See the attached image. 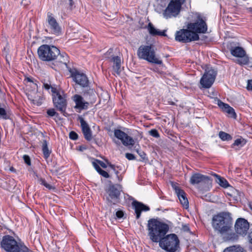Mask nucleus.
<instances>
[{
  "label": "nucleus",
  "mask_w": 252,
  "mask_h": 252,
  "mask_svg": "<svg viewBox=\"0 0 252 252\" xmlns=\"http://www.w3.org/2000/svg\"><path fill=\"white\" fill-rule=\"evenodd\" d=\"M250 207L251 209L252 210V203L250 204Z\"/></svg>",
  "instance_id": "obj_58"
},
{
  "label": "nucleus",
  "mask_w": 252,
  "mask_h": 252,
  "mask_svg": "<svg viewBox=\"0 0 252 252\" xmlns=\"http://www.w3.org/2000/svg\"><path fill=\"white\" fill-rule=\"evenodd\" d=\"M147 29L148 32L152 36H166L167 34H166V30H163V31H160L158 29H157L153 24L150 22L147 26Z\"/></svg>",
  "instance_id": "obj_24"
},
{
  "label": "nucleus",
  "mask_w": 252,
  "mask_h": 252,
  "mask_svg": "<svg viewBox=\"0 0 252 252\" xmlns=\"http://www.w3.org/2000/svg\"><path fill=\"white\" fill-rule=\"evenodd\" d=\"M230 51L231 55L236 57L243 58L246 54V51L244 49L239 46L237 47H231Z\"/></svg>",
  "instance_id": "obj_26"
},
{
  "label": "nucleus",
  "mask_w": 252,
  "mask_h": 252,
  "mask_svg": "<svg viewBox=\"0 0 252 252\" xmlns=\"http://www.w3.org/2000/svg\"><path fill=\"white\" fill-rule=\"evenodd\" d=\"M212 227L215 231L223 234L229 231L232 225V219L228 212H220L212 218Z\"/></svg>",
  "instance_id": "obj_2"
},
{
  "label": "nucleus",
  "mask_w": 252,
  "mask_h": 252,
  "mask_svg": "<svg viewBox=\"0 0 252 252\" xmlns=\"http://www.w3.org/2000/svg\"><path fill=\"white\" fill-rule=\"evenodd\" d=\"M217 75V71L212 67H208L201 77L200 83L203 88H210L214 83Z\"/></svg>",
  "instance_id": "obj_11"
},
{
  "label": "nucleus",
  "mask_w": 252,
  "mask_h": 252,
  "mask_svg": "<svg viewBox=\"0 0 252 252\" xmlns=\"http://www.w3.org/2000/svg\"><path fill=\"white\" fill-rule=\"evenodd\" d=\"M80 150H82L83 149V148H81V147H80Z\"/></svg>",
  "instance_id": "obj_60"
},
{
  "label": "nucleus",
  "mask_w": 252,
  "mask_h": 252,
  "mask_svg": "<svg viewBox=\"0 0 252 252\" xmlns=\"http://www.w3.org/2000/svg\"><path fill=\"white\" fill-rule=\"evenodd\" d=\"M95 161L97 162L102 168H106L107 167L106 164L102 161L95 159Z\"/></svg>",
  "instance_id": "obj_51"
},
{
  "label": "nucleus",
  "mask_w": 252,
  "mask_h": 252,
  "mask_svg": "<svg viewBox=\"0 0 252 252\" xmlns=\"http://www.w3.org/2000/svg\"><path fill=\"white\" fill-rule=\"evenodd\" d=\"M172 187L175 190L176 194H177L181 204L185 208L187 209L189 208V201L187 197V194L184 190L181 189L177 184L172 183Z\"/></svg>",
  "instance_id": "obj_15"
},
{
  "label": "nucleus",
  "mask_w": 252,
  "mask_h": 252,
  "mask_svg": "<svg viewBox=\"0 0 252 252\" xmlns=\"http://www.w3.org/2000/svg\"><path fill=\"white\" fill-rule=\"evenodd\" d=\"M131 204L133 209H134L135 213L136 214V218L137 219H139L142 211L146 212L149 211L150 209L149 206L137 200H134L132 202Z\"/></svg>",
  "instance_id": "obj_21"
},
{
  "label": "nucleus",
  "mask_w": 252,
  "mask_h": 252,
  "mask_svg": "<svg viewBox=\"0 0 252 252\" xmlns=\"http://www.w3.org/2000/svg\"><path fill=\"white\" fill-rule=\"evenodd\" d=\"M122 186L118 184H111L109 185L106 191L108 194L106 199L110 205H114L119 202L120 196L122 191Z\"/></svg>",
  "instance_id": "obj_8"
},
{
  "label": "nucleus",
  "mask_w": 252,
  "mask_h": 252,
  "mask_svg": "<svg viewBox=\"0 0 252 252\" xmlns=\"http://www.w3.org/2000/svg\"><path fill=\"white\" fill-rule=\"evenodd\" d=\"M110 62L113 63V69L117 75H120L121 69V59L118 56H115L111 58Z\"/></svg>",
  "instance_id": "obj_25"
},
{
  "label": "nucleus",
  "mask_w": 252,
  "mask_h": 252,
  "mask_svg": "<svg viewBox=\"0 0 252 252\" xmlns=\"http://www.w3.org/2000/svg\"><path fill=\"white\" fill-rule=\"evenodd\" d=\"M137 56L139 59L151 63L157 64L162 63V61L156 57L154 46L152 45L140 46L137 50Z\"/></svg>",
  "instance_id": "obj_4"
},
{
  "label": "nucleus",
  "mask_w": 252,
  "mask_h": 252,
  "mask_svg": "<svg viewBox=\"0 0 252 252\" xmlns=\"http://www.w3.org/2000/svg\"><path fill=\"white\" fill-rule=\"evenodd\" d=\"M15 240L14 237L10 235H4L0 242V248L7 252L8 249L12 246Z\"/></svg>",
  "instance_id": "obj_22"
},
{
  "label": "nucleus",
  "mask_w": 252,
  "mask_h": 252,
  "mask_svg": "<svg viewBox=\"0 0 252 252\" xmlns=\"http://www.w3.org/2000/svg\"><path fill=\"white\" fill-rule=\"evenodd\" d=\"M7 252H32L20 239L15 240Z\"/></svg>",
  "instance_id": "obj_18"
},
{
  "label": "nucleus",
  "mask_w": 252,
  "mask_h": 252,
  "mask_svg": "<svg viewBox=\"0 0 252 252\" xmlns=\"http://www.w3.org/2000/svg\"><path fill=\"white\" fill-rule=\"evenodd\" d=\"M126 158L128 160H134L135 159L134 155L131 153H126Z\"/></svg>",
  "instance_id": "obj_48"
},
{
  "label": "nucleus",
  "mask_w": 252,
  "mask_h": 252,
  "mask_svg": "<svg viewBox=\"0 0 252 252\" xmlns=\"http://www.w3.org/2000/svg\"><path fill=\"white\" fill-rule=\"evenodd\" d=\"M217 104L222 110L224 109V107H225L226 106H227V104L223 102L221 100L219 99H217Z\"/></svg>",
  "instance_id": "obj_44"
},
{
  "label": "nucleus",
  "mask_w": 252,
  "mask_h": 252,
  "mask_svg": "<svg viewBox=\"0 0 252 252\" xmlns=\"http://www.w3.org/2000/svg\"><path fill=\"white\" fill-rule=\"evenodd\" d=\"M47 114L50 117L56 116V117H58L59 116V114L57 113L55 110L53 108L47 110Z\"/></svg>",
  "instance_id": "obj_40"
},
{
  "label": "nucleus",
  "mask_w": 252,
  "mask_h": 252,
  "mask_svg": "<svg viewBox=\"0 0 252 252\" xmlns=\"http://www.w3.org/2000/svg\"><path fill=\"white\" fill-rule=\"evenodd\" d=\"M69 0V5L70 6H72L73 5V4H74V2H73V0Z\"/></svg>",
  "instance_id": "obj_56"
},
{
  "label": "nucleus",
  "mask_w": 252,
  "mask_h": 252,
  "mask_svg": "<svg viewBox=\"0 0 252 252\" xmlns=\"http://www.w3.org/2000/svg\"><path fill=\"white\" fill-rule=\"evenodd\" d=\"M159 246L167 252H176L180 249V240L176 234H168L159 242Z\"/></svg>",
  "instance_id": "obj_6"
},
{
  "label": "nucleus",
  "mask_w": 252,
  "mask_h": 252,
  "mask_svg": "<svg viewBox=\"0 0 252 252\" xmlns=\"http://www.w3.org/2000/svg\"><path fill=\"white\" fill-rule=\"evenodd\" d=\"M43 87L47 90H49L50 89H51L52 88H53L50 84H48V83H44Z\"/></svg>",
  "instance_id": "obj_55"
},
{
  "label": "nucleus",
  "mask_w": 252,
  "mask_h": 252,
  "mask_svg": "<svg viewBox=\"0 0 252 252\" xmlns=\"http://www.w3.org/2000/svg\"><path fill=\"white\" fill-rule=\"evenodd\" d=\"M54 106L57 110L61 112L64 116H67L65 112L67 107L66 95L63 91L57 90L55 88H51Z\"/></svg>",
  "instance_id": "obj_5"
},
{
  "label": "nucleus",
  "mask_w": 252,
  "mask_h": 252,
  "mask_svg": "<svg viewBox=\"0 0 252 252\" xmlns=\"http://www.w3.org/2000/svg\"><path fill=\"white\" fill-rule=\"evenodd\" d=\"M37 54L40 60L45 62L54 61L60 55V50L54 45L43 44L37 50Z\"/></svg>",
  "instance_id": "obj_3"
},
{
  "label": "nucleus",
  "mask_w": 252,
  "mask_h": 252,
  "mask_svg": "<svg viewBox=\"0 0 252 252\" xmlns=\"http://www.w3.org/2000/svg\"><path fill=\"white\" fill-rule=\"evenodd\" d=\"M92 163L94 167V168L95 169L97 172L101 169L98 165L99 164L95 161H93Z\"/></svg>",
  "instance_id": "obj_50"
},
{
  "label": "nucleus",
  "mask_w": 252,
  "mask_h": 252,
  "mask_svg": "<svg viewBox=\"0 0 252 252\" xmlns=\"http://www.w3.org/2000/svg\"><path fill=\"white\" fill-rule=\"evenodd\" d=\"M137 152L143 160L146 159V154L145 153V152L138 150L137 151Z\"/></svg>",
  "instance_id": "obj_47"
},
{
  "label": "nucleus",
  "mask_w": 252,
  "mask_h": 252,
  "mask_svg": "<svg viewBox=\"0 0 252 252\" xmlns=\"http://www.w3.org/2000/svg\"><path fill=\"white\" fill-rule=\"evenodd\" d=\"M241 58L242 59H241L240 60H238L239 63L241 64L246 65V64H248L249 61V59L248 57L246 56V55H245L244 57H243V58Z\"/></svg>",
  "instance_id": "obj_42"
},
{
  "label": "nucleus",
  "mask_w": 252,
  "mask_h": 252,
  "mask_svg": "<svg viewBox=\"0 0 252 252\" xmlns=\"http://www.w3.org/2000/svg\"><path fill=\"white\" fill-rule=\"evenodd\" d=\"M185 0H170L167 6L163 10L162 15L165 19L176 17L180 13Z\"/></svg>",
  "instance_id": "obj_7"
},
{
  "label": "nucleus",
  "mask_w": 252,
  "mask_h": 252,
  "mask_svg": "<svg viewBox=\"0 0 252 252\" xmlns=\"http://www.w3.org/2000/svg\"><path fill=\"white\" fill-rule=\"evenodd\" d=\"M245 144L246 141L244 139L238 138L235 140L231 147L232 148H233L235 146H240L242 147Z\"/></svg>",
  "instance_id": "obj_38"
},
{
  "label": "nucleus",
  "mask_w": 252,
  "mask_h": 252,
  "mask_svg": "<svg viewBox=\"0 0 252 252\" xmlns=\"http://www.w3.org/2000/svg\"><path fill=\"white\" fill-rule=\"evenodd\" d=\"M223 111L227 113L232 118H236V114L235 112L234 109L232 107H230L228 104L224 107Z\"/></svg>",
  "instance_id": "obj_35"
},
{
  "label": "nucleus",
  "mask_w": 252,
  "mask_h": 252,
  "mask_svg": "<svg viewBox=\"0 0 252 252\" xmlns=\"http://www.w3.org/2000/svg\"><path fill=\"white\" fill-rule=\"evenodd\" d=\"M69 137L70 139H71L72 140H77L78 139V135L77 134V133H76L75 131H71L69 133Z\"/></svg>",
  "instance_id": "obj_43"
},
{
  "label": "nucleus",
  "mask_w": 252,
  "mask_h": 252,
  "mask_svg": "<svg viewBox=\"0 0 252 252\" xmlns=\"http://www.w3.org/2000/svg\"><path fill=\"white\" fill-rule=\"evenodd\" d=\"M248 240L249 242L252 245V230H251L248 235Z\"/></svg>",
  "instance_id": "obj_52"
},
{
  "label": "nucleus",
  "mask_w": 252,
  "mask_h": 252,
  "mask_svg": "<svg viewBox=\"0 0 252 252\" xmlns=\"http://www.w3.org/2000/svg\"><path fill=\"white\" fill-rule=\"evenodd\" d=\"M219 136L222 141H229L232 139V137L229 134L222 131L219 132Z\"/></svg>",
  "instance_id": "obj_34"
},
{
  "label": "nucleus",
  "mask_w": 252,
  "mask_h": 252,
  "mask_svg": "<svg viewBox=\"0 0 252 252\" xmlns=\"http://www.w3.org/2000/svg\"><path fill=\"white\" fill-rule=\"evenodd\" d=\"M238 235L239 234H237L236 232V233L232 232V233H229L225 237L226 240L228 241L232 242H236L239 239Z\"/></svg>",
  "instance_id": "obj_32"
},
{
  "label": "nucleus",
  "mask_w": 252,
  "mask_h": 252,
  "mask_svg": "<svg viewBox=\"0 0 252 252\" xmlns=\"http://www.w3.org/2000/svg\"><path fill=\"white\" fill-rule=\"evenodd\" d=\"M72 100L75 103L74 108L78 110V112H80L83 110H87L89 103L84 100V98L81 95L76 94L72 97Z\"/></svg>",
  "instance_id": "obj_16"
},
{
  "label": "nucleus",
  "mask_w": 252,
  "mask_h": 252,
  "mask_svg": "<svg viewBox=\"0 0 252 252\" xmlns=\"http://www.w3.org/2000/svg\"><path fill=\"white\" fill-rule=\"evenodd\" d=\"M115 136L120 140L122 144L126 147L133 146L135 144L134 139L128 136L126 133L120 129H115L114 131Z\"/></svg>",
  "instance_id": "obj_13"
},
{
  "label": "nucleus",
  "mask_w": 252,
  "mask_h": 252,
  "mask_svg": "<svg viewBox=\"0 0 252 252\" xmlns=\"http://www.w3.org/2000/svg\"><path fill=\"white\" fill-rule=\"evenodd\" d=\"M98 173L101 175L102 176L106 178H108L110 177V176L109 175V174L105 171L102 170V169H101L98 172Z\"/></svg>",
  "instance_id": "obj_45"
},
{
  "label": "nucleus",
  "mask_w": 252,
  "mask_h": 252,
  "mask_svg": "<svg viewBox=\"0 0 252 252\" xmlns=\"http://www.w3.org/2000/svg\"><path fill=\"white\" fill-rule=\"evenodd\" d=\"M78 120L81 124L82 131L84 137L87 141H91L92 139V131L87 123L82 116H79Z\"/></svg>",
  "instance_id": "obj_20"
},
{
  "label": "nucleus",
  "mask_w": 252,
  "mask_h": 252,
  "mask_svg": "<svg viewBox=\"0 0 252 252\" xmlns=\"http://www.w3.org/2000/svg\"><path fill=\"white\" fill-rule=\"evenodd\" d=\"M234 228L237 234L245 236L250 228V223L247 220L240 218L236 220Z\"/></svg>",
  "instance_id": "obj_12"
},
{
  "label": "nucleus",
  "mask_w": 252,
  "mask_h": 252,
  "mask_svg": "<svg viewBox=\"0 0 252 252\" xmlns=\"http://www.w3.org/2000/svg\"><path fill=\"white\" fill-rule=\"evenodd\" d=\"M10 170L11 171H15V169H14V168L13 167H11V168H10Z\"/></svg>",
  "instance_id": "obj_57"
},
{
  "label": "nucleus",
  "mask_w": 252,
  "mask_h": 252,
  "mask_svg": "<svg viewBox=\"0 0 252 252\" xmlns=\"http://www.w3.org/2000/svg\"><path fill=\"white\" fill-rule=\"evenodd\" d=\"M28 97L29 100H30L32 103L37 106H39L42 104L41 98L40 97L36 98L35 96H33L32 94H29Z\"/></svg>",
  "instance_id": "obj_33"
},
{
  "label": "nucleus",
  "mask_w": 252,
  "mask_h": 252,
  "mask_svg": "<svg viewBox=\"0 0 252 252\" xmlns=\"http://www.w3.org/2000/svg\"><path fill=\"white\" fill-rule=\"evenodd\" d=\"M150 135L155 138H159L160 135L158 131L156 129H152L149 131Z\"/></svg>",
  "instance_id": "obj_41"
},
{
  "label": "nucleus",
  "mask_w": 252,
  "mask_h": 252,
  "mask_svg": "<svg viewBox=\"0 0 252 252\" xmlns=\"http://www.w3.org/2000/svg\"><path fill=\"white\" fill-rule=\"evenodd\" d=\"M212 179L209 176L196 173L193 174L190 179V183L192 185L204 184L209 185L211 184Z\"/></svg>",
  "instance_id": "obj_17"
},
{
  "label": "nucleus",
  "mask_w": 252,
  "mask_h": 252,
  "mask_svg": "<svg viewBox=\"0 0 252 252\" xmlns=\"http://www.w3.org/2000/svg\"><path fill=\"white\" fill-rule=\"evenodd\" d=\"M47 22L53 33L59 35L61 32V28L52 13H47Z\"/></svg>",
  "instance_id": "obj_19"
},
{
  "label": "nucleus",
  "mask_w": 252,
  "mask_h": 252,
  "mask_svg": "<svg viewBox=\"0 0 252 252\" xmlns=\"http://www.w3.org/2000/svg\"><path fill=\"white\" fill-rule=\"evenodd\" d=\"M148 236L150 240L155 243L159 242L169 230V225L155 219L148 221Z\"/></svg>",
  "instance_id": "obj_1"
},
{
  "label": "nucleus",
  "mask_w": 252,
  "mask_h": 252,
  "mask_svg": "<svg viewBox=\"0 0 252 252\" xmlns=\"http://www.w3.org/2000/svg\"><path fill=\"white\" fill-rule=\"evenodd\" d=\"M124 215V212L122 210H118L116 213V216L118 219H121Z\"/></svg>",
  "instance_id": "obj_49"
},
{
  "label": "nucleus",
  "mask_w": 252,
  "mask_h": 252,
  "mask_svg": "<svg viewBox=\"0 0 252 252\" xmlns=\"http://www.w3.org/2000/svg\"><path fill=\"white\" fill-rule=\"evenodd\" d=\"M107 163L108 166L114 171L115 174L117 176L118 180L119 181H121L122 180V177L119 175V172L116 170V168H119V167L118 166H116L115 165L111 164L110 162H108V160L107 161Z\"/></svg>",
  "instance_id": "obj_36"
},
{
  "label": "nucleus",
  "mask_w": 252,
  "mask_h": 252,
  "mask_svg": "<svg viewBox=\"0 0 252 252\" xmlns=\"http://www.w3.org/2000/svg\"><path fill=\"white\" fill-rule=\"evenodd\" d=\"M213 175L216 178V182L222 187L226 188L229 186V184L227 180L220 176L214 174Z\"/></svg>",
  "instance_id": "obj_28"
},
{
  "label": "nucleus",
  "mask_w": 252,
  "mask_h": 252,
  "mask_svg": "<svg viewBox=\"0 0 252 252\" xmlns=\"http://www.w3.org/2000/svg\"><path fill=\"white\" fill-rule=\"evenodd\" d=\"M113 49L110 48L104 54V58L107 59L109 61L111 60V58L114 57L115 56L114 55H113Z\"/></svg>",
  "instance_id": "obj_39"
},
{
  "label": "nucleus",
  "mask_w": 252,
  "mask_h": 252,
  "mask_svg": "<svg viewBox=\"0 0 252 252\" xmlns=\"http://www.w3.org/2000/svg\"><path fill=\"white\" fill-rule=\"evenodd\" d=\"M80 150H82L83 149V148H81V147H80Z\"/></svg>",
  "instance_id": "obj_59"
},
{
  "label": "nucleus",
  "mask_w": 252,
  "mask_h": 252,
  "mask_svg": "<svg viewBox=\"0 0 252 252\" xmlns=\"http://www.w3.org/2000/svg\"><path fill=\"white\" fill-rule=\"evenodd\" d=\"M71 76L73 78L75 83L81 87H87L89 86V81L87 76L83 73H81L77 70L71 71Z\"/></svg>",
  "instance_id": "obj_14"
},
{
  "label": "nucleus",
  "mask_w": 252,
  "mask_h": 252,
  "mask_svg": "<svg viewBox=\"0 0 252 252\" xmlns=\"http://www.w3.org/2000/svg\"><path fill=\"white\" fill-rule=\"evenodd\" d=\"M23 159H24L25 163H26L28 165H31V158L29 156L24 155L23 156Z\"/></svg>",
  "instance_id": "obj_46"
},
{
  "label": "nucleus",
  "mask_w": 252,
  "mask_h": 252,
  "mask_svg": "<svg viewBox=\"0 0 252 252\" xmlns=\"http://www.w3.org/2000/svg\"><path fill=\"white\" fill-rule=\"evenodd\" d=\"M206 18L198 15L193 23H189L187 25V28L189 29L192 33H205L207 32L208 26L206 23Z\"/></svg>",
  "instance_id": "obj_9"
},
{
  "label": "nucleus",
  "mask_w": 252,
  "mask_h": 252,
  "mask_svg": "<svg viewBox=\"0 0 252 252\" xmlns=\"http://www.w3.org/2000/svg\"><path fill=\"white\" fill-rule=\"evenodd\" d=\"M25 80H26L27 82H32L34 84L35 86H37V84L36 83H34V81H36L35 80L33 79L32 78L30 77H27L25 79Z\"/></svg>",
  "instance_id": "obj_54"
},
{
  "label": "nucleus",
  "mask_w": 252,
  "mask_h": 252,
  "mask_svg": "<svg viewBox=\"0 0 252 252\" xmlns=\"http://www.w3.org/2000/svg\"><path fill=\"white\" fill-rule=\"evenodd\" d=\"M58 58H60L59 59V63L64 64L65 65H67V62H68V56L65 53L61 54L60 53V55H59Z\"/></svg>",
  "instance_id": "obj_37"
},
{
  "label": "nucleus",
  "mask_w": 252,
  "mask_h": 252,
  "mask_svg": "<svg viewBox=\"0 0 252 252\" xmlns=\"http://www.w3.org/2000/svg\"><path fill=\"white\" fill-rule=\"evenodd\" d=\"M247 88L248 90L252 91V80H250L248 81Z\"/></svg>",
  "instance_id": "obj_53"
},
{
  "label": "nucleus",
  "mask_w": 252,
  "mask_h": 252,
  "mask_svg": "<svg viewBox=\"0 0 252 252\" xmlns=\"http://www.w3.org/2000/svg\"><path fill=\"white\" fill-rule=\"evenodd\" d=\"M42 150L44 158L47 159L49 157L51 152L48 149L47 142L46 140L43 141Z\"/></svg>",
  "instance_id": "obj_29"
},
{
  "label": "nucleus",
  "mask_w": 252,
  "mask_h": 252,
  "mask_svg": "<svg viewBox=\"0 0 252 252\" xmlns=\"http://www.w3.org/2000/svg\"><path fill=\"white\" fill-rule=\"evenodd\" d=\"M37 181L41 185H43L49 190L54 189L55 188L52 185L48 184L44 179L39 177L37 174L35 175Z\"/></svg>",
  "instance_id": "obj_30"
},
{
  "label": "nucleus",
  "mask_w": 252,
  "mask_h": 252,
  "mask_svg": "<svg viewBox=\"0 0 252 252\" xmlns=\"http://www.w3.org/2000/svg\"><path fill=\"white\" fill-rule=\"evenodd\" d=\"M223 252H246V251L241 247L233 246L226 248Z\"/></svg>",
  "instance_id": "obj_31"
},
{
  "label": "nucleus",
  "mask_w": 252,
  "mask_h": 252,
  "mask_svg": "<svg viewBox=\"0 0 252 252\" xmlns=\"http://www.w3.org/2000/svg\"><path fill=\"white\" fill-rule=\"evenodd\" d=\"M83 97L89 103L93 104L95 102L96 96L94 89L86 88L82 92Z\"/></svg>",
  "instance_id": "obj_23"
},
{
  "label": "nucleus",
  "mask_w": 252,
  "mask_h": 252,
  "mask_svg": "<svg viewBox=\"0 0 252 252\" xmlns=\"http://www.w3.org/2000/svg\"><path fill=\"white\" fill-rule=\"evenodd\" d=\"M199 39V35L195 33H192L189 29H182L177 31L175 34V39L176 41L187 43L192 41L198 40Z\"/></svg>",
  "instance_id": "obj_10"
},
{
  "label": "nucleus",
  "mask_w": 252,
  "mask_h": 252,
  "mask_svg": "<svg viewBox=\"0 0 252 252\" xmlns=\"http://www.w3.org/2000/svg\"><path fill=\"white\" fill-rule=\"evenodd\" d=\"M0 118L5 120L10 118V114L6 111V106L4 103L0 102Z\"/></svg>",
  "instance_id": "obj_27"
}]
</instances>
